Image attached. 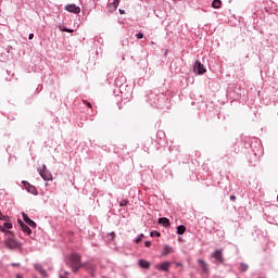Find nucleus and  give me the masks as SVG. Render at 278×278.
Masks as SVG:
<instances>
[{
  "label": "nucleus",
  "instance_id": "obj_14",
  "mask_svg": "<svg viewBox=\"0 0 278 278\" xmlns=\"http://www.w3.org/2000/svg\"><path fill=\"white\" fill-rule=\"evenodd\" d=\"M159 225H162V227H170V219L166 217L159 218Z\"/></svg>",
  "mask_w": 278,
  "mask_h": 278
},
{
  "label": "nucleus",
  "instance_id": "obj_16",
  "mask_svg": "<svg viewBox=\"0 0 278 278\" xmlns=\"http://www.w3.org/2000/svg\"><path fill=\"white\" fill-rule=\"evenodd\" d=\"M84 268H86V270H88L89 273H94V270H97V265L94 264H83Z\"/></svg>",
  "mask_w": 278,
  "mask_h": 278
},
{
  "label": "nucleus",
  "instance_id": "obj_21",
  "mask_svg": "<svg viewBox=\"0 0 278 278\" xmlns=\"http://www.w3.org/2000/svg\"><path fill=\"white\" fill-rule=\"evenodd\" d=\"M72 270L74 273H78L79 271V268H84V264H79V265H70Z\"/></svg>",
  "mask_w": 278,
  "mask_h": 278
},
{
  "label": "nucleus",
  "instance_id": "obj_30",
  "mask_svg": "<svg viewBox=\"0 0 278 278\" xmlns=\"http://www.w3.org/2000/svg\"><path fill=\"white\" fill-rule=\"evenodd\" d=\"M5 218H8V217H5V215H3V213H1V211H0V220H5Z\"/></svg>",
  "mask_w": 278,
  "mask_h": 278
},
{
  "label": "nucleus",
  "instance_id": "obj_22",
  "mask_svg": "<svg viewBox=\"0 0 278 278\" xmlns=\"http://www.w3.org/2000/svg\"><path fill=\"white\" fill-rule=\"evenodd\" d=\"M176 231L178 235L186 233V226L184 225L178 226Z\"/></svg>",
  "mask_w": 278,
  "mask_h": 278
},
{
  "label": "nucleus",
  "instance_id": "obj_26",
  "mask_svg": "<svg viewBox=\"0 0 278 278\" xmlns=\"http://www.w3.org/2000/svg\"><path fill=\"white\" fill-rule=\"evenodd\" d=\"M128 203H129V201H127V200H122V201L119 202V206H121V207H125Z\"/></svg>",
  "mask_w": 278,
  "mask_h": 278
},
{
  "label": "nucleus",
  "instance_id": "obj_17",
  "mask_svg": "<svg viewBox=\"0 0 278 278\" xmlns=\"http://www.w3.org/2000/svg\"><path fill=\"white\" fill-rule=\"evenodd\" d=\"M222 5H223V2L220 0H213L212 2V8H214V10H220Z\"/></svg>",
  "mask_w": 278,
  "mask_h": 278
},
{
  "label": "nucleus",
  "instance_id": "obj_10",
  "mask_svg": "<svg viewBox=\"0 0 278 278\" xmlns=\"http://www.w3.org/2000/svg\"><path fill=\"white\" fill-rule=\"evenodd\" d=\"M156 270H163L164 273H168L170 268V262H164L155 266Z\"/></svg>",
  "mask_w": 278,
  "mask_h": 278
},
{
  "label": "nucleus",
  "instance_id": "obj_24",
  "mask_svg": "<svg viewBox=\"0 0 278 278\" xmlns=\"http://www.w3.org/2000/svg\"><path fill=\"white\" fill-rule=\"evenodd\" d=\"M150 236H151V238H154V237L160 238L162 236V233H160V231L154 230V231L150 232Z\"/></svg>",
  "mask_w": 278,
  "mask_h": 278
},
{
  "label": "nucleus",
  "instance_id": "obj_28",
  "mask_svg": "<svg viewBox=\"0 0 278 278\" xmlns=\"http://www.w3.org/2000/svg\"><path fill=\"white\" fill-rule=\"evenodd\" d=\"M60 31H68V28L66 26L60 25L59 26Z\"/></svg>",
  "mask_w": 278,
  "mask_h": 278
},
{
  "label": "nucleus",
  "instance_id": "obj_13",
  "mask_svg": "<svg viewBox=\"0 0 278 278\" xmlns=\"http://www.w3.org/2000/svg\"><path fill=\"white\" fill-rule=\"evenodd\" d=\"M198 264L201 265V268H202L203 273H205V274L210 273V266L207 265V263H205V261L199 258Z\"/></svg>",
  "mask_w": 278,
  "mask_h": 278
},
{
  "label": "nucleus",
  "instance_id": "obj_2",
  "mask_svg": "<svg viewBox=\"0 0 278 278\" xmlns=\"http://www.w3.org/2000/svg\"><path fill=\"white\" fill-rule=\"evenodd\" d=\"M79 264H81V255H79V253H72L70 254V256L67 257V265L68 266H79Z\"/></svg>",
  "mask_w": 278,
  "mask_h": 278
},
{
  "label": "nucleus",
  "instance_id": "obj_37",
  "mask_svg": "<svg viewBox=\"0 0 278 278\" xmlns=\"http://www.w3.org/2000/svg\"><path fill=\"white\" fill-rule=\"evenodd\" d=\"M119 14H125V11L119 9Z\"/></svg>",
  "mask_w": 278,
  "mask_h": 278
},
{
  "label": "nucleus",
  "instance_id": "obj_39",
  "mask_svg": "<svg viewBox=\"0 0 278 278\" xmlns=\"http://www.w3.org/2000/svg\"><path fill=\"white\" fill-rule=\"evenodd\" d=\"M177 266H181V263H177Z\"/></svg>",
  "mask_w": 278,
  "mask_h": 278
},
{
  "label": "nucleus",
  "instance_id": "obj_32",
  "mask_svg": "<svg viewBox=\"0 0 278 278\" xmlns=\"http://www.w3.org/2000/svg\"><path fill=\"white\" fill-rule=\"evenodd\" d=\"M144 244H146V247L149 248V247H151V241H146Z\"/></svg>",
  "mask_w": 278,
  "mask_h": 278
},
{
  "label": "nucleus",
  "instance_id": "obj_19",
  "mask_svg": "<svg viewBox=\"0 0 278 278\" xmlns=\"http://www.w3.org/2000/svg\"><path fill=\"white\" fill-rule=\"evenodd\" d=\"M22 231H24V233H26L27 236H31V229L25 224H22Z\"/></svg>",
  "mask_w": 278,
  "mask_h": 278
},
{
  "label": "nucleus",
  "instance_id": "obj_6",
  "mask_svg": "<svg viewBox=\"0 0 278 278\" xmlns=\"http://www.w3.org/2000/svg\"><path fill=\"white\" fill-rule=\"evenodd\" d=\"M5 244L9 249H18V247H21V243H18L12 236L7 239Z\"/></svg>",
  "mask_w": 278,
  "mask_h": 278
},
{
  "label": "nucleus",
  "instance_id": "obj_3",
  "mask_svg": "<svg viewBox=\"0 0 278 278\" xmlns=\"http://www.w3.org/2000/svg\"><path fill=\"white\" fill-rule=\"evenodd\" d=\"M39 175L45 181H51L53 179V175L47 169V165H43L42 169H39Z\"/></svg>",
  "mask_w": 278,
  "mask_h": 278
},
{
  "label": "nucleus",
  "instance_id": "obj_29",
  "mask_svg": "<svg viewBox=\"0 0 278 278\" xmlns=\"http://www.w3.org/2000/svg\"><path fill=\"white\" fill-rule=\"evenodd\" d=\"M60 278H68V271H64L63 275H60Z\"/></svg>",
  "mask_w": 278,
  "mask_h": 278
},
{
  "label": "nucleus",
  "instance_id": "obj_18",
  "mask_svg": "<svg viewBox=\"0 0 278 278\" xmlns=\"http://www.w3.org/2000/svg\"><path fill=\"white\" fill-rule=\"evenodd\" d=\"M35 270H38L40 275H47V270H45V268H42V265L40 264H35Z\"/></svg>",
  "mask_w": 278,
  "mask_h": 278
},
{
  "label": "nucleus",
  "instance_id": "obj_7",
  "mask_svg": "<svg viewBox=\"0 0 278 278\" xmlns=\"http://www.w3.org/2000/svg\"><path fill=\"white\" fill-rule=\"evenodd\" d=\"M212 257L215 260L216 264H223L224 260H223V250H215L212 253Z\"/></svg>",
  "mask_w": 278,
  "mask_h": 278
},
{
  "label": "nucleus",
  "instance_id": "obj_34",
  "mask_svg": "<svg viewBox=\"0 0 278 278\" xmlns=\"http://www.w3.org/2000/svg\"><path fill=\"white\" fill-rule=\"evenodd\" d=\"M11 266H21V263H12Z\"/></svg>",
  "mask_w": 278,
  "mask_h": 278
},
{
  "label": "nucleus",
  "instance_id": "obj_5",
  "mask_svg": "<svg viewBox=\"0 0 278 278\" xmlns=\"http://www.w3.org/2000/svg\"><path fill=\"white\" fill-rule=\"evenodd\" d=\"M194 73H198V75H205L207 73V70H205V66H203V63L201 61H197L193 66Z\"/></svg>",
  "mask_w": 278,
  "mask_h": 278
},
{
  "label": "nucleus",
  "instance_id": "obj_12",
  "mask_svg": "<svg viewBox=\"0 0 278 278\" xmlns=\"http://www.w3.org/2000/svg\"><path fill=\"white\" fill-rule=\"evenodd\" d=\"M119 3H121V0H113V2H111L109 4V12H116V10L118 9Z\"/></svg>",
  "mask_w": 278,
  "mask_h": 278
},
{
  "label": "nucleus",
  "instance_id": "obj_15",
  "mask_svg": "<svg viewBox=\"0 0 278 278\" xmlns=\"http://www.w3.org/2000/svg\"><path fill=\"white\" fill-rule=\"evenodd\" d=\"M140 268H150L151 267V263L147 260H139L138 262Z\"/></svg>",
  "mask_w": 278,
  "mask_h": 278
},
{
  "label": "nucleus",
  "instance_id": "obj_36",
  "mask_svg": "<svg viewBox=\"0 0 278 278\" xmlns=\"http://www.w3.org/2000/svg\"><path fill=\"white\" fill-rule=\"evenodd\" d=\"M16 278H23V275L17 274V275H16Z\"/></svg>",
  "mask_w": 278,
  "mask_h": 278
},
{
  "label": "nucleus",
  "instance_id": "obj_20",
  "mask_svg": "<svg viewBox=\"0 0 278 278\" xmlns=\"http://www.w3.org/2000/svg\"><path fill=\"white\" fill-rule=\"evenodd\" d=\"M170 253H173V248H170L169 245H164L163 255H168Z\"/></svg>",
  "mask_w": 278,
  "mask_h": 278
},
{
  "label": "nucleus",
  "instance_id": "obj_1",
  "mask_svg": "<svg viewBox=\"0 0 278 278\" xmlns=\"http://www.w3.org/2000/svg\"><path fill=\"white\" fill-rule=\"evenodd\" d=\"M147 101H148V103H150V105H152V108L162 109V108H164L166 97L164 96V93L150 92L148 94Z\"/></svg>",
  "mask_w": 278,
  "mask_h": 278
},
{
  "label": "nucleus",
  "instance_id": "obj_23",
  "mask_svg": "<svg viewBox=\"0 0 278 278\" xmlns=\"http://www.w3.org/2000/svg\"><path fill=\"white\" fill-rule=\"evenodd\" d=\"M240 270L242 273H247V270H249V265L248 264H244V263H241L240 264Z\"/></svg>",
  "mask_w": 278,
  "mask_h": 278
},
{
  "label": "nucleus",
  "instance_id": "obj_25",
  "mask_svg": "<svg viewBox=\"0 0 278 278\" xmlns=\"http://www.w3.org/2000/svg\"><path fill=\"white\" fill-rule=\"evenodd\" d=\"M142 238H144L143 233L138 235L137 238L135 239V242H141Z\"/></svg>",
  "mask_w": 278,
  "mask_h": 278
},
{
  "label": "nucleus",
  "instance_id": "obj_8",
  "mask_svg": "<svg viewBox=\"0 0 278 278\" xmlns=\"http://www.w3.org/2000/svg\"><path fill=\"white\" fill-rule=\"evenodd\" d=\"M66 12H71L72 14H79L81 12V8L76 4H67L65 5Z\"/></svg>",
  "mask_w": 278,
  "mask_h": 278
},
{
  "label": "nucleus",
  "instance_id": "obj_27",
  "mask_svg": "<svg viewBox=\"0 0 278 278\" xmlns=\"http://www.w3.org/2000/svg\"><path fill=\"white\" fill-rule=\"evenodd\" d=\"M136 38H138V40H142V38H144V35L142 33H138L136 34Z\"/></svg>",
  "mask_w": 278,
  "mask_h": 278
},
{
  "label": "nucleus",
  "instance_id": "obj_9",
  "mask_svg": "<svg viewBox=\"0 0 278 278\" xmlns=\"http://www.w3.org/2000/svg\"><path fill=\"white\" fill-rule=\"evenodd\" d=\"M25 190H27V192H30V194H38V189H36L35 186L30 185L29 182L23 180L22 181Z\"/></svg>",
  "mask_w": 278,
  "mask_h": 278
},
{
  "label": "nucleus",
  "instance_id": "obj_11",
  "mask_svg": "<svg viewBox=\"0 0 278 278\" xmlns=\"http://www.w3.org/2000/svg\"><path fill=\"white\" fill-rule=\"evenodd\" d=\"M23 214V218L24 222L26 223V225H28V227H31V229H36L37 225L36 222H34L31 218H29V216H27V214L22 213Z\"/></svg>",
  "mask_w": 278,
  "mask_h": 278
},
{
  "label": "nucleus",
  "instance_id": "obj_38",
  "mask_svg": "<svg viewBox=\"0 0 278 278\" xmlns=\"http://www.w3.org/2000/svg\"><path fill=\"white\" fill-rule=\"evenodd\" d=\"M87 106H88V108H92V104L88 102V103H87Z\"/></svg>",
  "mask_w": 278,
  "mask_h": 278
},
{
  "label": "nucleus",
  "instance_id": "obj_35",
  "mask_svg": "<svg viewBox=\"0 0 278 278\" xmlns=\"http://www.w3.org/2000/svg\"><path fill=\"white\" fill-rule=\"evenodd\" d=\"M230 201H236V195H231Z\"/></svg>",
  "mask_w": 278,
  "mask_h": 278
},
{
  "label": "nucleus",
  "instance_id": "obj_33",
  "mask_svg": "<svg viewBox=\"0 0 278 278\" xmlns=\"http://www.w3.org/2000/svg\"><path fill=\"white\" fill-rule=\"evenodd\" d=\"M74 29L67 28V34H73Z\"/></svg>",
  "mask_w": 278,
  "mask_h": 278
},
{
  "label": "nucleus",
  "instance_id": "obj_4",
  "mask_svg": "<svg viewBox=\"0 0 278 278\" xmlns=\"http://www.w3.org/2000/svg\"><path fill=\"white\" fill-rule=\"evenodd\" d=\"M3 225H0V231H2V233H10V229H12L13 225L12 222H10V219L8 217H5Z\"/></svg>",
  "mask_w": 278,
  "mask_h": 278
},
{
  "label": "nucleus",
  "instance_id": "obj_31",
  "mask_svg": "<svg viewBox=\"0 0 278 278\" xmlns=\"http://www.w3.org/2000/svg\"><path fill=\"white\" fill-rule=\"evenodd\" d=\"M28 40H34V33H30V34L28 35Z\"/></svg>",
  "mask_w": 278,
  "mask_h": 278
}]
</instances>
